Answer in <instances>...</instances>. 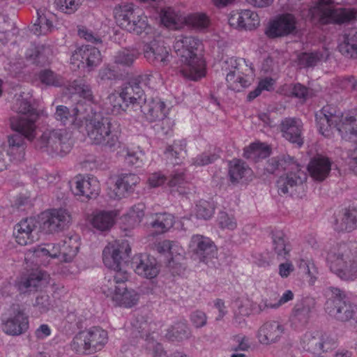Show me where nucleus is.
I'll return each mask as SVG.
<instances>
[{"label":"nucleus","instance_id":"4468645a","mask_svg":"<svg viewBox=\"0 0 357 357\" xmlns=\"http://www.w3.org/2000/svg\"><path fill=\"white\" fill-rule=\"evenodd\" d=\"M71 61L77 64L78 68H87L90 71L100 63L101 54L98 48L91 45H83L73 54Z\"/></svg>","mask_w":357,"mask_h":357},{"label":"nucleus","instance_id":"c03bdc74","mask_svg":"<svg viewBox=\"0 0 357 357\" xmlns=\"http://www.w3.org/2000/svg\"><path fill=\"white\" fill-rule=\"evenodd\" d=\"M138 56L139 52L136 49H123L114 55V62L118 66L130 67Z\"/></svg>","mask_w":357,"mask_h":357},{"label":"nucleus","instance_id":"5701e85b","mask_svg":"<svg viewBox=\"0 0 357 357\" xmlns=\"http://www.w3.org/2000/svg\"><path fill=\"white\" fill-rule=\"evenodd\" d=\"M296 28L295 20L290 14L285 15L270 24L265 31L268 38H274L291 33Z\"/></svg>","mask_w":357,"mask_h":357},{"label":"nucleus","instance_id":"e2e57ef3","mask_svg":"<svg viewBox=\"0 0 357 357\" xmlns=\"http://www.w3.org/2000/svg\"><path fill=\"white\" fill-rule=\"evenodd\" d=\"M56 5L62 12L71 13L77 10L80 0H56Z\"/></svg>","mask_w":357,"mask_h":357},{"label":"nucleus","instance_id":"7c9ffc66","mask_svg":"<svg viewBox=\"0 0 357 357\" xmlns=\"http://www.w3.org/2000/svg\"><path fill=\"white\" fill-rule=\"evenodd\" d=\"M121 93L126 101L129 105H131L134 109H137L146 99L142 86L133 79L124 86Z\"/></svg>","mask_w":357,"mask_h":357},{"label":"nucleus","instance_id":"0e129e2a","mask_svg":"<svg viewBox=\"0 0 357 357\" xmlns=\"http://www.w3.org/2000/svg\"><path fill=\"white\" fill-rule=\"evenodd\" d=\"M51 54L52 50L50 47L45 45L38 46L35 50V62L36 63H45L47 61Z\"/></svg>","mask_w":357,"mask_h":357},{"label":"nucleus","instance_id":"4be33fe9","mask_svg":"<svg viewBox=\"0 0 357 357\" xmlns=\"http://www.w3.org/2000/svg\"><path fill=\"white\" fill-rule=\"evenodd\" d=\"M280 130L282 136L291 143L301 146L303 144L302 137L303 123L297 118H285L281 121Z\"/></svg>","mask_w":357,"mask_h":357},{"label":"nucleus","instance_id":"09e8293b","mask_svg":"<svg viewBox=\"0 0 357 357\" xmlns=\"http://www.w3.org/2000/svg\"><path fill=\"white\" fill-rule=\"evenodd\" d=\"M185 24L196 30H203L209 25V19L204 13H194L185 17Z\"/></svg>","mask_w":357,"mask_h":357},{"label":"nucleus","instance_id":"412c9836","mask_svg":"<svg viewBox=\"0 0 357 357\" xmlns=\"http://www.w3.org/2000/svg\"><path fill=\"white\" fill-rule=\"evenodd\" d=\"M144 54L146 59L154 65H167L169 61L170 55L167 48L155 40L147 43L144 47Z\"/></svg>","mask_w":357,"mask_h":357},{"label":"nucleus","instance_id":"603ef678","mask_svg":"<svg viewBox=\"0 0 357 357\" xmlns=\"http://www.w3.org/2000/svg\"><path fill=\"white\" fill-rule=\"evenodd\" d=\"M186 141L185 139L175 140L172 145L167 147L165 153L168 158L180 160L186 155Z\"/></svg>","mask_w":357,"mask_h":357},{"label":"nucleus","instance_id":"e433bc0d","mask_svg":"<svg viewBox=\"0 0 357 357\" xmlns=\"http://www.w3.org/2000/svg\"><path fill=\"white\" fill-rule=\"evenodd\" d=\"M139 177L135 174H121L116 182L117 198L121 199L126 192L132 191L134 186L139 182Z\"/></svg>","mask_w":357,"mask_h":357},{"label":"nucleus","instance_id":"f257e3e1","mask_svg":"<svg viewBox=\"0 0 357 357\" xmlns=\"http://www.w3.org/2000/svg\"><path fill=\"white\" fill-rule=\"evenodd\" d=\"M83 119L87 136L93 144L109 151H114L119 146V136L112 130V120L103 116L97 107L91 103L86 105L84 109Z\"/></svg>","mask_w":357,"mask_h":357},{"label":"nucleus","instance_id":"6ab92c4d","mask_svg":"<svg viewBox=\"0 0 357 357\" xmlns=\"http://www.w3.org/2000/svg\"><path fill=\"white\" fill-rule=\"evenodd\" d=\"M132 266L135 273L145 278H155L160 271L159 266L153 257L146 255H139L133 259Z\"/></svg>","mask_w":357,"mask_h":357},{"label":"nucleus","instance_id":"aec40b11","mask_svg":"<svg viewBox=\"0 0 357 357\" xmlns=\"http://www.w3.org/2000/svg\"><path fill=\"white\" fill-rule=\"evenodd\" d=\"M229 24L236 29L252 30L259 24V18L255 12L243 10L231 13Z\"/></svg>","mask_w":357,"mask_h":357},{"label":"nucleus","instance_id":"f03ea898","mask_svg":"<svg viewBox=\"0 0 357 357\" xmlns=\"http://www.w3.org/2000/svg\"><path fill=\"white\" fill-rule=\"evenodd\" d=\"M201 41L193 36H178L174 49L181 63V73L185 77L197 81L204 76V61L198 54Z\"/></svg>","mask_w":357,"mask_h":357},{"label":"nucleus","instance_id":"9d476101","mask_svg":"<svg viewBox=\"0 0 357 357\" xmlns=\"http://www.w3.org/2000/svg\"><path fill=\"white\" fill-rule=\"evenodd\" d=\"M317 15L321 24H343L357 19V10L352 8H333L325 0L321 1L312 11Z\"/></svg>","mask_w":357,"mask_h":357},{"label":"nucleus","instance_id":"0eeeda50","mask_svg":"<svg viewBox=\"0 0 357 357\" xmlns=\"http://www.w3.org/2000/svg\"><path fill=\"white\" fill-rule=\"evenodd\" d=\"M35 148L52 157L63 156L71 150L68 133L63 129L45 130L36 139Z\"/></svg>","mask_w":357,"mask_h":357},{"label":"nucleus","instance_id":"72a5a7b5","mask_svg":"<svg viewBox=\"0 0 357 357\" xmlns=\"http://www.w3.org/2000/svg\"><path fill=\"white\" fill-rule=\"evenodd\" d=\"M45 275V274L40 271L23 275L16 282V286L18 290L22 293L36 291L41 286Z\"/></svg>","mask_w":357,"mask_h":357},{"label":"nucleus","instance_id":"423d86ee","mask_svg":"<svg viewBox=\"0 0 357 357\" xmlns=\"http://www.w3.org/2000/svg\"><path fill=\"white\" fill-rule=\"evenodd\" d=\"M13 110L17 115L10 117V128L15 132H22L29 141H33L36 135V122L38 119L36 109L26 99L19 97L15 100Z\"/></svg>","mask_w":357,"mask_h":357},{"label":"nucleus","instance_id":"3c124183","mask_svg":"<svg viewBox=\"0 0 357 357\" xmlns=\"http://www.w3.org/2000/svg\"><path fill=\"white\" fill-rule=\"evenodd\" d=\"M75 93L84 98L89 102L93 100V92L91 86L84 79H75L70 84Z\"/></svg>","mask_w":357,"mask_h":357},{"label":"nucleus","instance_id":"4c0bfd02","mask_svg":"<svg viewBox=\"0 0 357 357\" xmlns=\"http://www.w3.org/2000/svg\"><path fill=\"white\" fill-rule=\"evenodd\" d=\"M290 167L288 169L287 174L284 176L287 178L293 192L294 193L296 188L303 185L307 179V174L304 170L301 169L299 164L296 162L295 163H290Z\"/></svg>","mask_w":357,"mask_h":357},{"label":"nucleus","instance_id":"8fccbe9b","mask_svg":"<svg viewBox=\"0 0 357 357\" xmlns=\"http://www.w3.org/2000/svg\"><path fill=\"white\" fill-rule=\"evenodd\" d=\"M293 158L290 156L283 157L282 159L278 158H272L269 159L265 167V170L269 174H273L275 171L280 169H288L290 163H295Z\"/></svg>","mask_w":357,"mask_h":357},{"label":"nucleus","instance_id":"b1692460","mask_svg":"<svg viewBox=\"0 0 357 357\" xmlns=\"http://www.w3.org/2000/svg\"><path fill=\"white\" fill-rule=\"evenodd\" d=\"M284 326L278 321H271L265 323L259 331V341L263 344H271L279 341L284 333Z\"/></svg>","mask_w":357,"mask_h":357},{"label":"nucleus","instance_id":"a19ab883","mask_svg":"<svg viewBox=\"0 0 357 357\" xmlns=\"http://www.w3.org/2000/svg\"><path fill=\"white\" fill-rule=\"evenodd\" d=\"M303 347L314 354H320L324 349V338L319 331L307 332L303 338Z\"/></svg>","mask_w":357,"mask_h":357},{"label":"nucleus","instance_id":"a211bd4d","mask_svg":"<svg viewBox=\"0 0 357 357\" xmlns=\"http://www.w3.org/2000/svg\"><path fill=\"white\" fill-rule=\"evenodd\" d=\"M315 305L316 301L312 297L307 296L297 301L291 315L292 322L301 326L307 324Z\"/></svg>","mask_w":357,"mask_h":357},{"label":"nucleus","instance_id":"473e14b6","mask_svg":"<svg viewBox=\"0 0 357 357\" xmlns=\"http://www.w3.org/2000/svg\"><path fill=\"white\" fill-rule=\"evenodd\" d=\"M36 228L35 220L33 218H26L17 223L13 231L16 241L21 245H25L32 242V231Z\"/></svg>","mask_w":357,"mask_h":357},{"label":"nucleus","instance_id":"2eb2a0df","mask_svg":"<svg viewBox=\"0 0 357 357\" xmlns=\"http://www.w3.org/2000/svg\"><path fill=\"white\" fill-rule=\"evenodd\" d=\"M139 107L149 122L162 120V125L172 123L169 119H165L167 113L166 105L159 99H145Z\"/></svg>","mask_w":357,"mask_h":357},{"label":"nucleus","instance_id":"393cba45","mask_svg":"<svg viewBox=\"0 0 357 357\" xmlns=\"http://www.w3.org/2000/svg\"><path fill=\"white\" fill-rule=\"evenodd\" d=\"M337 131L342 138L356 141L357 139V111L342 112V116L337 124Z\"/></svg>","mask_w":357,"mask_h":357},{"label":"nucleus","instance_id":"774afa93","mask_svg":"<svg viewBox=\"0 0 357 357\" xmlns=\"http://www.w3.org/2000/svg\"><path fill=\"white\" fill-rule=\"evenodd\" d=\"M145 206L142 204H137L132 207L129 212V217L134 220L135 222L139 224L144 216Z\"/></svg>","mask_w":357,"mask_h":357},{"label":"nucleus","instance_id":"f3484780","mask_svg":"<svg viewBox=\"0 0 357 357\" xmlns=\"http://www.w3.org/2000/svg\"><path fill=\"white\" fill-rule=\"evenodd\" d=\"M73 193L86 199L96 198L100 192L99 183L95 178L75 177L74 186L71 187Z\"/></svg>","mask_w":357,"mask_h":357},{"label":"nucleus","instance_id":"338daca9","mask_svg":"<svg viewBox=\"0 0 357 357\" xmlns=\"http://www.w3.org/2000/svg\"><path fill=\"white\" fill-rule=\"evenodd\" d=\"M190 320L195 328H199L206 325L207 316L204 312L196 310L191 314Z\"/></svg>","mask_w":357,"mask_h":357},{"label":"nucleus","instance_id":"a18cd8bd","mask_svg":"<svg viewBox=\"0 0 357 357\" xmlns=\"http://www.w3.org/2000/svg\"><path fill=\"white\" fill-rule=\"evenodd\" d=\"M226 81L228 87L235 91H241L250 84V82L248 79L243 77L239 71L236 73V70H230L227 73Z\"/></svg>","mask_w":357,"mask_h":357},{"label":"nucleus","instance_id":"2f4dec72","mask_svg":"<svg viewBox=\"0 0 357 357\" xmlns=\"http://www.w3.org/2000/svg\"><path fill=\"white\" fill-rule=\"evenodd\" d=\"M25 139H27L26 137L21 132L8 137L7 154L13 160H21L24 158L26 147Z\"/></svg>","mask_w":357,"mask_h":357},{"label":"nucleus","instance_id":"6e6d98bb","mask_svg":"<svg viewBox=\"0 0 357 357\" xmlns=\"http://www.w3.org/2000/svg\"><path fill=\"white\" fill-rule=\"evenodd\" d=\"M54 300L47 294H41L36 297L33 307L40 314L46 313L54 306Z\"/></svg>","mask_w":357,"mask_h":357},{"label":"nucleus","instance_id":"7ed1b4c3","mask_svg":"<svg viewBox=\"0 0 357 357\" xmlns=\"http://www.w3.org/2000/svg\"><path fill=\"white\" fill-rule=\"evenodd\" d=\"M326 259L331 271L342 280L357 278V246L337 245L328 252Z\"/></svg>","mask_w":357,"mask_h":357},{"label":"nucleus","instance_id":"37998d69","mask_svg":"<svg viewBox=\"0 0 357 357\" xmlns=\"http://www.w3.org/2000/svg\"><path fill=\"white\" fill-rule=\"evenodd\" d=\"M114 222L113 212L100 211L93 215L91 224L94 228L101 231L109 230Z\"/></svg>","mask_w":357,"mask_h":357},{"label":"nucleus","instance_id":"dca6fc26","mask_svg":"<svg viewBox=\"0 0 357 357\" xmlns=\"http://www.w3.org/2000/svg\"><path fill=\"white\" fill-rule=\"evenodd\" d=\"M14 316L8 318L2 324V330L8 335L18 336L29 328V318L24 310L17 306L14 310Z\"/></svg>","mask_w":357,"mask_h":357},{"label":"nucleus","instance_id":"49530a36","mask_svg":"<svg viewBox=\"0 0 357 357\" xmlns=\"http://www.w3.org/2000/svg\"><path fill=\"white\" fill-rule=\"evenodd\" d=\"M189 328L185 323L178 322L172 326L165 335L171 341H182L190 337Z\"/></svg>","mask_w":357,"mask_h":357},{"label":"nucleus","instance_id":"bf43d9fd","mask_svg":"<svg viewBox=\"0 0 357 357\" xmlns=\"http://www.w3.org/2000/svg\"><path fill=\"white\" fill-rule=\"evenodd\" d=\"M214 213V208L206 201H200L196 205V215L197 218L208 220Z\"/></svg>","mask_w":357,"mask_h":357},{"label":"nucleus","instance_id":"79ce46f5","mask_svg":"<svg viewBox=\"0 0 357 357\" xmlns=\"http://www.w3.org/2000/svg\"><path fill=\"white\" fill-rule=\"evenodd\" d=\"M357 227V209H346L340 222L336 220L335 229L339 231H351Z\"/></svg>","mask_w":357,"mask_h":357},{"label":"nucleus","instance_id":"20e7f679","mask_svg":"<svg viewBox=\"0 0 357 357\" xmlns=\"http://www.w3.org/2000/svg\"><path fill=\"white\" fill-rule=\"evenodd\" d=\"M128 280V272H119L116 275H107L101 284V291L109 297L115 305L131 307L135 305L139 295L134 289H128L125 283Z\"/></svg>","mask_w":357,"mask_h":357},{"label":"nucleus","instance_id":"cd10ccee","mask_svg":"<svg viewBox=\"0 0 357 357\" xmlns=\"http://www.w3.org/2000/svg\"><path fill=\"white\" fill-rule=\"evenodd\" d=\"M70 215L66 209L54 210L46 221L44 222V228L50 233L58 232L63 230L70 222Z\"/></svg>","mask_w":357,"mask_h":357},{"label":"nucleus","instance_id":"69168bd1","mask_svg":"<svg viewBox=\"0 0 357 357\" xmlns=\"http://www.w3.org/2000/svg\"><path fill=\"white\" fill-rule=\"evenodd\" d=\"M289 92L291 96L304 100L308 96V89L299 83L290 86Z\"/></svg>","mask_w":357,"mask_h":357},{"label":"nucleus","instance_id":"c9c22d12","mask_svg":"<svg viewBox=\"0 0 357 357\" xmlns=\"http://www.w3.org/2000/svg\"><path fill=\"white\" fill-rule=\"evenodd\" d=\"M150 328V325L146 321L142 323L137 322L131 328L132 337L133 338H144L148 349H151L156 343H158L157 341L158 334L155 332L151 333Z\"/></svg>","mask_w":357,"mask_h":357},{"label":"nucleus","instance_id":"1a4fd4ad","mask_svg":"<svg viewBox=\"0 0 357 357\" xmlns=\"http://www.w3.org/2000/svg\"><path fill=\"white\" fill-rule=\"evenodd\" d=\"M107 332L98 326L77 333L73 337L71 349L79 354H85L100 350L107 342Z\"/></svg>","mask_w":357,"mask_h":357},{"label":"nucleus","instance_id":"58836bf2","mask_svg":"<svg viewBox=\"0 0 357 357\" xmlns=\"http://www.w3.org/2000/svg\"><path fill=\"white\" fill-rule=\"evenodd\" d=\"M174 224V217L167 213H155L152 215V220L149 225L158 234L168 231Z\"/></svg>","mask_w":357,"mask_h":357},{"label":"nucleus","instance_id":"5fc2aeb1","mask_svg":"<svg viewBox=\"0 0 357 357\" xmlns=\"http://www.w3.org/2000/svg\"><path fill=\"white\" fill-rule=\"evenodd\" d=\"M323 58V54L319 52L311 53L304 52L301 54L298 57V63L300 66L309 68L313 67L317 64Z\"/></svg>","mask_w":357,"mask_h":357},{"label":"nucleus","instance_id":"f8f14e48","mask_svg":"<svg viewBox=\"0 0 357 357\" xmlns=\"http://www.w3.org/2000/svg\"><path fill=\"white\" fill-rule=\"evenodd\" d=\"M189 248L195 259L201 262L208 264L215 257L217 254L216 246L208 237L203 235H193L189 243Z\"/></svg>","mask_w":357,"mask_h":357},{"label":"nucleus","instance_id":"ea45409f","mask_svg":"<svg viewBox=\"0 0 357 357\" xmlns=\"http://www.w3.org/2000/svg\"><path fill=\"white\" fill-rule=\"evenodd\" d=\"M84 106L79 103L71 112L67 107L59 105L56 107L54 116L57 121H61L63 125L73 123L79 113L84 114Z\"/></svg>","mask_w":357,"mask_h":357},{"label":"nucleus","instance_id":"9b49d317","mask_svg":"<svg viewBox=\"0 0 357 357\" xmlns=\"http://www.w3.org/2000/svg\"><path fill=\"white\" fill-rule=\"evenodd\" d=\"M131 248L126 242L109 243L102 251L104 264L113 270L108 275H116L119 272H127L122 269V259L128 256Z\"/></svg>","mask_w":357,"mask_h":357},{"label":"nucleus","instance_id":"680f3d73","mask_svg":"<svg viewBox=\"0 0 357 357\" xmlns=\"http://www.w3.org/2000/svg\"><path fill=\"white\" fill-rule=\"evenodd\" d=\"M248 315V310L243 305H240L234 312L232 324L236 327L243 328L246 325L245 317Z\"/></svg>","mask_w":357,"mask_h":357},{"label":"nucleus","instance_id":"39448f33","mask_svg":"<svg viewBox=\"0 0 357 357\" xmlns=\"http://www.w3.org/2000/svg\"><path fill=\"white\" fill-rule=\"evenodd\" d=\"M328 291L331 296L328 298L324 305L326 313L334 321L341 324L354 321L357 327V305L349 301L342 291L330 287Z\"/></svg>","mask_w":357,"mask_h":357},{"label":"nucleus","instance_id":"bb28decb","mask_svg":"<svg viewBox=\"0 0 357 357\" xmlns=\"http://www.w3.org/2000/svg\"><path fill=\"white\" fill-rule=\"evenodd\" d=\"M54 19V14L50 11L45 8L38 9L37 19L31 29V32L38 36L48 34L54 29L53 21Z\"/></svg>","mask_w":357,"mask_h":357},{"label":"nucleus","instance_id":"c756f323","mask_svg":"<svg viewBox=\"0 0 357 357\" xmlns=\"http://www.w3.org/2000/svg\"><path fill=\"white\" fill-rule=\"evenodd\" d=\"M331 167V163L328 158L317 155L311 160L307 169L314 180L322 181L328 176Z\"/></svg>","mask_w":357,"mask_h":357},{"label":"nucleus","instance_id":"f704fd0d","mask_svg":"<svg viewBox=\"0 0 357 357\" xmlns=\"http://www.w3.org/2000/svg\"><path fill=\"white\" fill-rule=\"evenodd\" d=\"M251 172L248 166L240 160L234 159L229 162L228 174L229 181L233 184H237L246 180Z\"/></svg>","mask_w":357,"mask_h":357},{"label":"nucleus","instance_id":"de8ad7c7","mask_svg":"<svg viewBox=\"0 0 357 357\" xmlns=\"http://www.w3.org/2000/svg\"><path fill=\"white\" fill-rule=\"evenodd\" d=\"M39 79L43 84L49 86L59 87L64 84V79L60 75L50 69H45L40 72Z\"/></svg>","mask_w":357,"mask_h":357},{"label":"nucleus","instance_id":"052dcab7","mask_svg":"<svg viewBox=\"0 0 357 357\" xmlns=\"http://www.w3.org/2000/svg\"><path fill=\"white\" fill-rule=\"evenodd\" d=\"M109 99L112 106V111L114 114H119L121 111H126L129 106L126 99L123 98L121 92L119 95L112 94Z\"/></svg>","mask_w":357,"mask_h":357},{"label":"nucleus","instance_id":"6e6552de","mask_svg":"<svg viewBox=\"0 0 357 357\" xmlns=\"http://www.w3.org/2000/svg\"><path fill=\"white\" fill-rule=\"evenodd\" d=\"M114 13L117 24L131 33L147 34L151 29L147 17L135 9L132 4H121L114 8Z\"/></svg>","mask_w":357,"mask_h":357},{"label":"nucleus","instance_id":"ddd939ff","mask_svg":"<svg viewBox=\"0 0 357 357\" xmlns=\"http://www.w3.org/2000/svg\"><path fill=\"white\" fill-rule=\"evenodd\" d=\"M342 116V112L333 105L324 106L319 113L316 114V121L319 132L325 137L331 135V126L337 130V124Z\"/></svg>","mask_w":357,"mask_h":357},{"label":"nucleus","instance_id":"c85d7f7f","mask_svg":"<svg viewBox=\"0 0 357 357\" xmlns=\"http://www.w3.org/2000/svg\"><path fill=\"white\" fill-rule=\"evenodd\" d=\"M340 40L338 49L341 54L349 58L357 59V29L346 31Z\"/></svg>","mask_w":357,"mask_h":357},{"label":"nucleus","instance_id":"864d4df0","mask_svg":"<svg viewBox=\"0 0 357 357\" xmlns=\"http://www.w3.org/2000/svg\"><path fill=\"white\" fill-rule=\"evenodd\" d=\"M269 154V148L261 143H252L244 150V157L247 158H265Z\"/></svg>","mask_w":357,"mask_h":357},{"label":"nucleus","instance_id":"4d7b16f0","mask_svg":"<svg viewBox=\"0 0 357 357\" xmlns=\"http://www.w3.org/2000/svg\"><path fill=\"white\" fill-rule=\"evenodd\" d=\"M71 238L62 242L61 257V259L66 262L70 261L77 255L78 246L71 244Z\"/></svg>","mask_w":357,"mask_h":357},{"label":"nucleus","instance_id":"13d9d810","mask_svg":"<svg viewBox=\"0 0 357 357\" xmlns=\"http://www.w3.org/2000/svg\"><path fill=\"white\" fill-rule=\"evenodd\" d=\"M219 226L224 229L234 230L237 227V222L233 215L221 211L218 218Z\"/></svg>","mask_w":357,"mask_h":357},{"label":"nucleus","instance_id":"a878e982","mask_svg":"<svg viewBox=\"0 0 357 357\" xmlns=\"http://www.w3.org/2000/svg\"><path fill=\"white\" fill-rule=\"evenodd\" d=\"M272 251L278 261L289 259L291 244L287 236L283 231L275 230L272 232Z\"/></svg>","mask_w":357,"mask_h":357}]
</instances>
